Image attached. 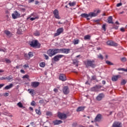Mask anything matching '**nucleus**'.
Returning <instances> with one entry per match:
<instances>
[{
	"instance_id": "nucleus-60",
	"label": "nucleus",
	"mask_w": 127,
	"mask_h": 127,
	"mask_svg": "<svg viewBox=\"0 0 127 127\" xmlns=\"http://www.w3.org/2000/svg\"><path fill=\"white\" fill-rule=\"evenodd\" d=\"M102 83L103 85H105L106 84V81L103 80L102 81Z\"/></svg>"
},
{
	"instance_id": "nucleus-49",
	"label": "nucleus",
	"mask_w": 127,
	"mask_h": 127,
	"mask_svg": "<svg viewBox=\"0 0 127 127\" xmlns=\"http://www.w3.org/2000/svg\"><path fill=\"white\" fill-rule=\"evenodd\" d=\"M24 57H25L26 58H27V59H29V56H28V54L27 55V54H25L24 55Z\"/></svg>"
},
{
	"instance_id": "nucleus-56",
	"label": "nucleus",
	"mask_w": 127,
	"mask_h": 127,
	"mask_svg": "<svg viewBox=\"0 0 127 127\" xmlns=\"http://www.w3.org/2000/svg\"><path fill=\"white\" fill-rule=\"evenodd\" d=\"M36 18V17H32L30 18V20H31L32 21H33V20H35Z\"/></svg>"
},
{
	"instance_id": "nucleus-55",
	"label": "nucleus",
	"mask_w": 127,
	"mask_h": 127,
	"mask_svg": "<svg viewBox=\"0 0 127 127\" xmlns=\"http://www.w3.org/2000/svg\"><path fill=\"white\" fill-rule=\"evenodd\" d=\"M43 103H44V100H41L39 101V103L40 104H43Z\"/></svg>"
},
{
	"instance_id": "nucleus-13",
	"label": "nucleus",
	"mask_w": 127,
	"mask_h": 127,
	"mask_svg": "<svg viewBox=\"0 0 127 127\" xmlns=\"http://www.w3.org/2000/svg\"><path fill=\"white\" fill-rule=\"evenodd\" d=\"M40 83L39 82H31V85L32 87H33L34 88H37L38 86H39Z\"/></svg>"
},
{
	"instance_id": "nucleus-50",
	"label": "nucleus",
	"mask_w": 127,
	"mask_h": 127,
	"mask_svg": "<svg viewBox=\"0 0 127 127\" xmlns=\"http://www.w3.org/2000/svg\"><path fill=\"white\" fill-rule=\"evenodd\" d=\"M5 61H6V63H10L11 62V61H10V60H8V59H6Z\"/></svg>"
},
{
	"instance_id": "nucleus-23",
	"label": "nucleus",
	"mask_w": 127,
	"mask_h": 127,
	"mask_svg": "<svg viewBox=\"0 0 127 127\" xmlns=\"http://www.w3.org/2000/svg\"><path fill=\"white\" fill-rule=\"evenodd\" d=\"M89 16L90 17H94L95 16H97L98 15V13H94V12H90L89 13Z\"/></svg>"
},
{
	"instance_id": "nucleus-11",
	"label": "nucleus",
	"mask_w": 127,
	"mask_h": 127,
	"mask_svg": "<svg viewBox=\"0 0 127 127\" xmlns=\"http://www.w3.org/2000/svg\"><path fill=\"white\" fill-rule=\"evenodd\" d=\"M20 16V14L17 12V11H15L14 13L12 14V17L13 19H16L17 17H19Z\"/></svg>"
},
{
	"instance_id": "nucleus-27",
	"label": "nucleus",
	"mask_w": 127,
	"mask_h": 127,
	"mask_svg": "<svg viewBox=\"0 0 127 127\" xmlns=\"http://www.w3.org/2000/svg\"><path fill=\"white\" fill-rule=\"evenodd\" d=\"M84 40H90L91 39V36L90 35H87L84 37Z\"/></svg>"
},
{
	"instance_id": "nucleus-10",
	"label": "nucleus",
	"mask_w": 127,
	"mask_h": 127,
	"mask_svg": "<svg viewBox=\"0 0 127 127\" xmlns=\"http://www.w3.org/2000/svg\"><path fill=\"white\" fill-rule=\"evenodd\" d=\"M63 92L64 95H68L70 92L69 87L68 86H64L63 89Z\"/></svg>"
},
{
	"instance_id": "nucleus-4",
	"label": "nucleus",
	"mask_w": 127,
	"mask_h": 127,
	"mask_svg": "<svg viewBox=\"0 0 127 127\" xmlns=\"http://www.w3.org/2000/svg\"><path fill=\"white\" fill-rule=\"evenodd\" d=\"M65 56L63 55H58L55 56L53 59L52 60H54L55 62H58V61H60V59L61 58H63V57H64Z\"/></svg>"
},
{
	"instance_id": "nucleus-30",
	"label": "nucleus",
	"mask_w": 127,
	"mask_h": 127,
	"mask_svg": "<svg viewBox=\"0 0 127 127\" xmlns=\"http://www.w3.org/2000/svg\"><path fill=\"white\" fill-rule=\"evenodd\" d=\"M34 35L35 36H39V35H40V32L38 31H36L34 33Z\"/></svg>"
},
{
	"instance_id": "nucleus-62",
	"label": "nucleus",
	"mask_w": 127,
	"mask_h": 127,
	"mask_svg": "<svg viewBox=\"0 0 127 127\" xmlns=\"http://www.w3.org/2000/svg\"><path fill=\"white\" fill-rule=\"evenodd\" d=\"M114 28H115V29H118V28H119V26H114Z\"/></svg>"
},
{
	"instance_id": "nucleus-61",
	"label": "nucleus",
	"mask_w": 127,
	"mask_h": 127,
	"mask_svg": "<svg viewBox=\"0 0 127 127\" xmlns=\"http://www.w3.org/2000/svg\"><path fill=\"white\" fill-rule=\"evenodd\" d=\"M38 3H39V1L38 0H36L35 4H38Z\"/></svg>"
},
{
	"instance_id": "nucleus-33",
	"label": "nucleus",
	"mask_w": 127,
	"mask_h": 127,
	"mask_svg": "<svg viewBox=\"0 0 127 127\" xmlns=\"http://www.w3.org/2000/svg\"><path fill=\"white\" fill-rule=\"evenodd\" d=\"M17 106H18V107H19V108H23V105H22V103H21V102L18 103Z\"/></svg>"
},
{
	"instance_id": "nucleus-35",
	"label": "nucleus",
	"mask_w": 127,
	"mask_h": 127,
	"mask_svg": "<svg viewBox=\"0 0 127 127\" xmlns=\"http://www.w3.org/2000/svg\"><path fill=\"white\" fill-rule=\"evenodd\" d=\"M22 78L23 79H29V75H27V74H26L25 75H23L22 76Z\"/></svg>"
},
{
	"instance_id": "nucleus-32",
	"label": "nucleus",
	"mask_w": 127,
	"mask_h": 127,
	"mask_svg": "<svg viewBox=\"0 0 127 127\" xmlns=\"http://www.w3.org/2000/svg\"><path fill=\"white\" fill-rule=\"evenodd\" d=\"M69 6H74V5H76V2H69L68 3Z\"/></svg>"
},
{
	"instance_id": "nucleus-42",
	"label": "nucleus",
	"mask_w": 127,
	"mask_h": 127,
	"mask_svg": "<svg viewBox=\"0 0 127 127\" xmlns=\"http://www.w3.org/2000/svg\"><path fill=\"white\" fill-rule=\"evenodd\" d=\"M121 61H122V62H126V61H127V58H125V57L122 58L121 59Z\"/></svg>"
},
{
	"instance_id": "nucleus-24",
	"label": "nucleus",
	"mask_w": 127,
	"mask_h": 127,
	"mask_svg": "<svg viewBox=\"0 0 127 127\" xmlns=\"http://www.w3.org/2000/svg\"><path fill=\"white\" fill-rule=\"evenodd\" d=\"M13 87V84L12 83L10 84L9 85H7L4 87L5 90H8L11 89Z\"/></svg>"
},
{
	"instance_id": "nucleus-15",
	"label": "nucleus",
	"mask_w": 127,
	"mask_h": 127,
	"mask_svg": "<svg viewBox=\"0 0 127 127\" xmlns=\"http://www.w3.org/2000/svg\"><path fill=\"white\" fill-rule=\"evenodd\" d=\"M101 120H102V115L98 114L94 120V122H100Z\"/></svg>"
},
{
	"instance_id": "nucleus-40",
	"label": "nucleus",
	"mask_w": 127,
	"mask_h": 127,
	"mask_svg": "<svg viewBox=\"0 0 127 127\" xmlns=\"http://www.w3.org/2000/svg\"><path fill=\"white\" fill-rule=\"evenodd\" d=\"M91 80H97V76L96 75H93L91 77Z\"/></svg>"
},
{
	"instance_id": "nucleus-19",
	"label": "nucleus",
	"mask_w": 127,
	"mask_h": 127,
	"mask_svg": "<svg viewBox=\"0 0 127 127\" xmlns=\"http://www.w3.org/2000/svg\"><path fill=\"white\" fill-rule=\"evenodd\" d=\"M108 23L109 24H114V22L113 21V17L110 16L108 18Z\"/></svg>"
},
{
	"instance_id": "nucleus-21",
	"label": "nucleus",
	"mask_w": 127,
	"mask_h": 127,
	"mask_svg": "<svg viewBox=\"0 0 127 127\" xmlns=\"http://www.w3.org/2000/svg\"><path fill=\"white\" fill-rule=\"evenodd\" d=\"M117 80H119V75H114L112 77V80L113 82H117Z\"/></svg>"
},
{
	"instance_id": "nucleus-3",
	"label": "nucleus",
	"mask_w": 127,
	"mask_h": 127,
	"mask_svg": "<svg viewBox=\"0 0 127 127\" xmlns=\"http://www.w3.org/2000/svg\"><path fill=\"white\" fill-rule=\"evenodd\" d=\"M30 45L31 47H36V46H39L40 47V44L38 43L37 40H33L30 42Z\"/></svg>"
},
{
	"instance_id": "nucleus-39",
	"label": "nucleus",
	"mask_w": 127,
	"mask_h": 127,
	"mask_svg": "<svg viewBox=\"0 0 127 127\" xmlns=\"http://www.w3.org/2000/svg\"><path fill=\"white\" fill-rule=\"evenodd\" d=\"M106 63L108 65H114V64L112 63L111 62L109 61H106Z\"/></svg>"
},
{
	"instance_id": "nucleus-29",
	"label": "nucleus",
	"mask_w": 127,
	"mask_h": 127,
	"mask_svg": "<svg viewBox=\"0 0 127 127\" xmlns=\"http://www.w3.org/2000/svg\"><path fill=\"white\" fill-rule=\"evenodd\" d=\"M28 91L29 94H31L32 95H33V94H34V89H29L28 90Z\"/></svg>"
},
{
	"instance_id": "nucleus-38",
	"label": "nucleus",
	"mask_w": 127,
	"mask_h": 127,
	"mask_svg": "<svg viewBox=\"0 0 127 127\" xmlns=\"http://www.w3.org/2000/svg\"><path fill=\"white\" fill-rule=\"evenodd\" d=\"M126 84H127V81H126V80L123 79L121 83V85H126Z\"/></svg>"
},
{
	"instance_id": "nucleus-41",
	"label": "nucleus",
	"mask_w": 127,
	"mask_h": 127,
	"mask_svg": "<svg viewBox=\"0 0 127 127\" xmlns=\"http://www.w3.org/2000/svg\"><path fill=\"white\" fill-rule=\"evenodd\" d=\"M44 56L46 60H48L49 59V57H48V56H47V55L44 54Z\"/></svg>"
},
{
	"instance_id": "nucleus-43",
	"label": "nucleus",
	"mask_w": 127,
	"mask_h": 127,
	"mask_svg": "<svg viewBox=\"0 0 127 127\" xmlns=\"http://www.w3.org/2000/svg\"><path fill=\"white\" fill-rule=\"evenodd\" d=\"M46 115L47 116H52V113H51V112H47L46 113Z\"/></svg>"
},
{
	"instance_id": "nucleus-18",
	"label": "nucleus",
	"mask_w": 127,
	"mask_h": 127,
	"mask_svg": "<svg viewBox=\"0 0 127 127\" xmlns=\"http://www.w3.org/2000/svg\"><path fill=\"white\" fill-rule=\"evenodd\" d=\"M103 98H104V94L100 93L96 97V100H97V101H101V100H102V99H103Z\"/></svg>"
},
{
	"instance_id": "nucleus-17",
	"label": "nucleus",
	"mask_w": 127,
	"mask_h": 127,
	"mask_svg": "<svg viewBox=\"0 0 127 127\" xmlns=\"http://www.w3.org/2000/svg\"><path fill=\"white\" fill-rule=\"evenodd\" d=\"M80 16H81V17H84V18H86L87 20H90V18H89V14H87V13H82L80 15Z\"/></svg>"
},
{
	"instance_id": "nucleus-58",
	"label": "nucleus",
	"mask_w": 127,
	"mask_h": 127,
	"mask_svg": "<svg viewBox=\"0 0 127 127\" xmlns=\"http://www.w3.org/2000/svg\"><path fill=\"white\" fill-rule=\"evenodd\" d=\"M20 72H21V73H22V74H24L25 73V71H24V70H23V69H21Z\"/></svg>"
},
{
	"instance_id": "nucleus-16",
	"label": "nucleus",
	"mask_w": 127,
	"mask_h": 127,
	"mask_svg": "<svg viewBox=\"0 0 127 127\" xmlns=\"http://www.w3.org/2000/svg\"><path fill=\"white\" fill-rule=\"evenodd\" d=\"M113 127H122V123L120 122H114L112 126Z\"/></svg>"
},
{
	"instance_id": "nucleus-31",
	"label": "nucleus",
	"mask_w": 127,
	"mask_h": 127,
	"mask_svg": "<svg viewBox=\"0 0 127 127\" xmlns=\"http://www.w3.org/2000/svg\"><path fill=\"white\" fill-rule=\"evenodd\" d=\"M40 66L42 67V68H44V67H45V63L42 62L40 63Z\"/></svg>"
},
{
	"instance_id": "nucleus-12",
	"label": "nucleus",
	"mask_w": 127,
	"mask_h": 127,
	"mask_svg": "<svg viewBox=\"0 0 127 127\" xmlns=\"http://www.w3.org/2000/svg\"><path fill=\"white\" fill-rule=\"evenodd\" d=\"M60 80H61V81H66L67 79L66 78V75L64 74H61L59 76Z\"/></svg>"
},
{
	"instance_id": "nucleus-26",
	"label": "nucleus",
	"mask_w": 127,
	"mask_h": 127,
	"mask_svg": "<svg viewBox=\"0 0 127 127\" xmlns=\"http://www.w3.org/2000/svg\"><path fill=\"white\" fill-rule=\"evenodd\" d=\"M12 75H9L8 76L6 77V80L7 79L8 82H10V81H12Z\"/></svg>"
},
{
	"instance_id": "nucleus-1",
	"label": "nucleus",
	"mask_w": 127,
	"mask_h": 127,
	"mask_svg": "<svg viewBox=\"0 0 127 127\" xmlns=\"http://www.w3.org/2000/svg\"><path fill=\"white\" fill-rule=\"evenodd\" d=\"M70 52V49H50L48 50L47 54L50 57H52L58 53H64V54H68Z\"/></svg>"
},
{
	"instance_id": "nucleus-8",
	"label": "nucleus",
	"mask_w": 127,
	"mask_h": 127,
	"mask_svg": "<svg viewBox=\"0 0 127 127\" xmlns=\"http://www.w3.org/2000/svg\"><path fill=\"white\" fill-rule=\"evenodd\" d=\"M53 14L55 18H57V19H60V16H59V11H58V9H55L53 11Z\"/></svg>"
},
{
	"instance_id": "nucleus-34",
	"label": "nucleus",
	"mask_w": 127,
	"mask_h": 127,
	"mask_svg": "<svg viewBox=\"0 0 127 127\" xmlns=\"http://www.w3.org/2000/svg\"><path fill=\"white\" fill-rule=\"evenodd\" d=\"M73 44L76 45V44H79V40H74V41L73 42Z\"/></svg>"
},
{
	"instance_id": "nucleus-22",
	"label": "nucleus",
	"mask_w": 127,
	"mask_h": 127,
	"mask_svg": "<svg viewBox=\"0 0 127 127\" xmlns=\"http://www.w3.org/2000/svg\"><path fill=\"white\" fill-rule=\"evenodd\" d=\"M84 110H85V107L80 106L78 107L76 109V112H82V111H84Z\"/></svg>"
},
{
	"instance_id": "nucleus-14",
	"label": "nucleus",
	"mask_w": 127,
	"mask_h": 127,
	"mask_svg": "<svg viewBox=\"0 0 127 127\" xmlns=\"http://www.w3.org/2000/svg\"><path fill=\"white\" fill-rule=\"evenodd\" d=\"M53 123L55 126H58V125H61V124H62L63 122H62L61 120H56L54 121Z\"/></svg>"
},
{
	"instance_id": "nucleus-53",
	"label": "nucleus",
	"mask_w": 127,
	"mask_h": 127,
	"mask_svg": "<svg viewBox=\"0 0 127 127\" xmlns=\"http://www.w3.org/2000/svg\"><path fill=\"white\" fill-rule=\"evenodd\" d=\"M122 4H123L121 2H120V3H118L117 4V6L118 7H119V6H121V5H122Z\"/></svg>"
},
{
	"instance_id": "nucleus-48",
	"label": "nucleus",
	"mask_w": 127,
	"mask_h": 127,
	"mask_svg": "<svg viewBox=\"0 0 127 127\" xmlns=\"http://www.w3.org/2000/svg\"><path fill=\"white\" fill-rule=\"evenodd\" d=\"M124 68H119L117 69L118 71H124Z\"/></svg>"
},
{
	"instance_id": "nucleus-51",
	"label": "nucleus",
	"mask_w": 127,
	"mask_h": 127,
	"mask_svg": "<svg viewBox=\"0 0 127 127\" xmlns=\"http://www.w3.org/2000/svg\"><path fill=\"white\" fill-rule=\"evenodd\" d=\"M0 80H6V77H1L0 78Z\"/></svg>"
},
{
	"instance_id": "nucleus-20",
	"label": "nucleus",
	"mask_w": 127,
	"mask_h": 127,
	"mask_svg": "<svg viewBox=\"0 0 127 127\" xmlns=\"http://www.w3.org/2000/svg\"><path fill=\"white\" fill-rule=\"evenodd\" d=\"M4 33H5V34H6V35H7V36H9V37H10V36H11V35H12V34H11V33L10 32V31L6 30L4 31Z\"/></svg>"
},
{
	"instance_id": "nucleus-9",
	"label": "nucleus",
	"mask_w": 127,
	"mask_h": 127,
	"mask_svg": "<svg viewBox=\"0 0 127 127\" xmlns=\"http://www.w3.org/2000/svg\"><path fill=\"white\" fill-rule=\"evenodd\" d=\"M64 31V29L63 28H60L57 29V33L55 34V36H58L61 34V33H63Z\"/></svg>"
},
{
	"instance_id": "nucleus-36",
	"label": "nucleus",
	"mask_w": 127,
	"mask_h": 127,
	"mask_svg": "<svg viewBox=\"0 0 127 127\" xmlns=\"http://www.w3.org/2000/svg\"><path fill=\"white\" fill-rule=\"evenodd\" d=\"M35 112L37 115H41V112L40 111V110L36 109Z\"/></svg>"
},
{
	"instance_id": "nucleus-57",
	"label": "nucleus",
	"mask_w": 127,
	"mask_h": 127,
	"mask_svg": "<svg viewBox=\"0 0 127 127\" xmlns=\"http://www.w3.org/2000/svg\"><path fill=\"white\" fill-rule=\"evenodd\" d=\"M3 86H4V84H0V89H1Z\"/></svg>"
},
{
	"instance_id": "nucleus-46",
	"label": "nucleus",
	"mask_w": 127,
	"mask_h": 127,
	"mask_svg": "<svg viewBox=\"0 0 127 127\" xmlns=\"http://www.w3.org/2000/svg\"><path fill=\"white\" fill-rule=\"evenodd\" d=\"M23 68H29L28 64H26L23 65Z\"/></svg>"
},
{
	"instance_id": "nucleus-2",
	"label": "nucleus",
	"mask_w": 127,
	"mask_h": 127,
	"mask_svg": "<svg viewBox=\"0 0 127 127\" xmlns=\"http://www.w3.org/2000/svg\"><path fill=\"white\" fill-rule=\"evenodd\" d=\"M84 63L87 68L91 67V68H95L96 67V64L95 63V61L87 60L86 61H84Z\"/></svg>"
},
{
	"instance_id": "nucleus-64",
	"label": "nucleus",
	"mask_w": 127,
	"mask_h": 127,
	"mask_svg": "<svg viewBox=\"0 0 127 127\" xmlns=\"http://www.w3.org/2000/svg\"><path fill=\"white\" fill-rule=\"evenodd\" d=\"M115 23L116 24H118V25L120 24V23H119V21H116Z\"/></svg>"
},
{
	"instance_id": "nucleus-7",
	"label": "nucleus",
	"mask_w": 127,
	"mask_h": 127,
	"mask_svg": "<svg viewBox=\"0 0 127 127\" xmlns=\"http://www.w3.org/2000/svg\"><path fill=\"white\" fill-rule=\"evenodd\" d=\"M107 44L109 46H113L114 47H117L118 46V43L113 41H108L107 42Z\"/></svg>"
},
{
	"instance_id": "nucleus-28",
	"label": "nucleus",
	"mask_w": 127,
	"mask_h": 127,
	"mask_svg": "<svg viewBox=\"0 0 127 127\" xmlns=\"http://www.w3.org/2000/svg\"><path fill=\"white\" fill-rule=\"evenodd\" d=\"M97 58H98V59H100V60H103L104 59V57L103 56V55L99 54L97 55Z\"/></svg>"
},
{
	"instance_id": "nucleus-44",
	"label": "nucleus",
	"mask_w": 127,
	"mask_h": 127,
	"mask_svg": "<svg viewBox=\"0 0 127 127\" xmlns=\"http://www.w3.org/2000/svg\"><path fill=\"white\" fill-rule=\"evenodd\" d=\"M120 31L122 32H125V31H126V30L125 29V28L122 27V28H120Z\"/></svg>"
},
{
	"instance_id": "nucleus-37",
	"label": "nucleus",
	"mask_w": 127,
	"mask_h": 127,
	"mask_svg": "<svg viewBox=\"0 0 127 127\" xmlns=\"http://www.w3.org/2000/svg\"><path fill=\"white\" fill-rule=\"evenodd\" d=\"M28 54V56H29V59L31 57H33V53L29 52V53Z\"/></svg>"
},
{
	"instance_id": "nucleus-47",
	"label": "nucleus",
	"mask_w": 127,
	"mask_h": 127,
	"mask_svg": "<svg viewBox=\"0 0 127 127\" xmlns=\"http://www.w3.org/2000/svg\"><path fill=\"white\" fill-rule=\"evenodd\" d=\"M31 106H35V101H32V102L31 103Z\"/></svg>"
},
{
	"instance_id": "nucleus-5",
	"label": "nucleus",
	"mask_w": 127,
	"mask_h": 127,
	"mask_svg": "<svg viewBox=\"0 0 127 127\" xmlns=\"http://www.w3.org/2000/svg\"><path fill=\"white\" fill-rule=\"evenodd\" d=\"M58 117L60 120H66L67 119V115L61 112H58Z\"/></svg>"
},
{
	"instance_id": "nucleus-59",
	"label": "nucleus",
	"mask_w": 127,
	"mask_h": 127,
	"mask_svg": "<svg viewBox=\"0 0 127 127\" xmlns=\"http://www.w3.org/2000/svg\"><path fill=\"white\" fill-rule=\"evenodd\" d=\"M33 1H34V0H28V2L29 3H30L31 2H33Z\"/></svg>"
},
{
	"instance_id": "nucleus-54",
	"label": "nucleus",
	"mask_w": 127,
	"mask_h": 127,
	"mask_svg": "<svg viewBox=\"0 0 127 127\" xmlns=\"http://www.w3.org/2000/svg\"><path fill=\"white\" fill-rule=\"evenodd\" d=\"M54 91L55 92V93H58V89L57 88H55L54 89Z\"/></svg>"
},
{
	"instance_id": "nucleus-25",
	"label": "nucleus",
	"mask_w": 127,
	"mask_h": 127,
	"mask_svg": "<svg viewBox=\"0 0 127 127\" xmlns=\"http://www.w3.org/2000/svg\"><path fill=\"white\" fill-rule=\"evenodd\" d=\"M73 64L74 65H75L76 67H78V64H79V61H78V60L75 59L73 61Z\"/></svg>"
},
{
	"instance_id": "nucleus-6",
	"label": "nucleus",
	"mask_w": 127,
	"mask_h": 127,
	"mask_svg": "<svg viewBox=\"0 0 127 127\" xmlns=\"http://www.w3.org/2000/svg\"><path fill=\"white\" fill-rule=\"evenodd\" d=\"M101 88V86L96 85L95 86L92 87L90 89V91L92 92H98L100 90V88Z\"/></svg>"
},
{
	"instance_id": "nucleus-45",
	"label": "nucleus",
	"mask_w": 127,
	"mask_h": 127,
	"mask_svg": "<svg viewBox=\"0 0 127 127\" xmlns=\"http://www.w3.org/2000/svg\"><path fill=\"white\" fill-rule=\"evenodd\" d=\"M102 28L104 31H106V24L103 25Z\"/></svg>"
},
{
	"instance_id": "nucleus-63",
	"label": "nucleus",
	"mask_w": 127,
	"mask_h": 127,
	"mask_svg": "<svg viewBox=\"0 0 127 127\" xmlns=\"http://www.w3.org/2000/svg\"><path fill=\"white\" fill-rule=\"evenodd\" d=\"M100 12H101V10H98L97 11V12L95 13H97V14H98V13H100Z\"/></svg>"
},
{
	"instance_id": "nucleus-52",
	"label": "nucleus",
	"mask_w": 127,
	"mask_h": 127,
	"mask_svg": "<svg viewBox=\"0 0 127 127\" xmlns=\"http://www.w3.org/2000/svg\"><path fill=\"white\" fill-rule=\"evenodd\" d=\"M9 94L8 93H5L4 94V97H7V96H9Z\"/></svg>"
}]
</instances>
